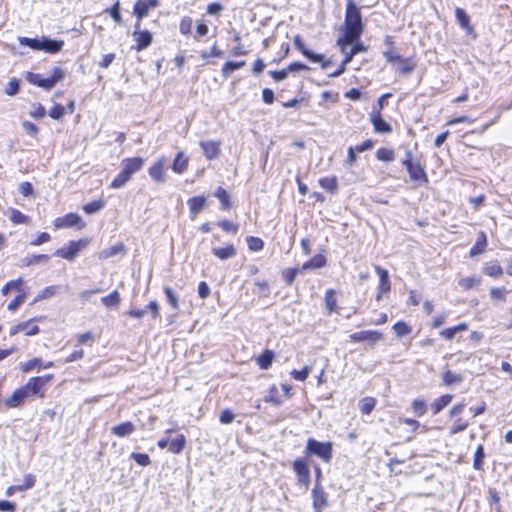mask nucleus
Segmentation results:
<instances>
[{"instance_id":"obj_17","label":"nucleus","mask_w":512,"mask_h":512,"mask_svg":"<svg viewBox=\"0 0 512 512\" xmlns=\"http://www.w3.org/2000/svg\"><path fill=\"white\" fill-rule=\"evenodd\" d=\"M161 0H137L134 3L132 14L136 18L135 23H141L151 10L160 5Z\"/></svg>"},{"instance_id":"obj_36","label":"nucleus","mask_w":512,"mask_h":512,"mask_svg":"<svg viewBox=\"0 0 512 512\" xmlns=\"http://www.w3.org/2000/svg\"><path fill=\"white\" fill-rule=\"evenodd\" d=\"M135 431V425L131 421L122 422L112 427L111 432L117 437H127Z\"/></svg>"},{"instance_id":"obj_43","label":"nucleus","mask_w":512,"mask_h":512,"mask_svg":"<svg viewBox=\"0 0 512 512\" xmlns=\"http://www.w3.org/2000/svg\"><path fill=\"white\" fill-rule=\"evenodd\" d=\"M453 399L451 394H444L435 399V401L431 404V410L433 414H438L442 411L446 406H448Z\"/></svg>"},{"instance_id":"obj_51","label":"nucleus","mask_w":512,"mask_h":512,"mask_svg":"<svg viewBox=\"0 0 512 512\" xmlns=\"http://www.w3.org/2000/svg\"><path fill=\"white\" fill-rule=\"evenodd\" d=\"M59 287L57 285H51L41 290L33 299L32 304L40 302L45 299L53 297L58 292Z\"/></svg>"},{"instance_id":"obj_30","label":"nucleus","mask_w":512,"mask_h":512,"mask_svg":"<svg viewBox=\"0 0 512 512\" xmlns=\"http://www.w3.org/2000/svg\"><path fill=\"white\" fill-rule=\"evenodd\" d=\"M481 283V276L474 274L471 276L460 278L457 284L462 291L467 292L473 289H477L481 285Z\"/></svg>"},{"instance_id":"obj_3","label":"nucleus","mask_w":512,"mask_h":512,"mask_svg":"<svg viewBox=\"0 0 512 512\" xmlns=\"http://www.w3.org/2000/svg\"><path fill=\"white\" fill-rule=\"evenodd\" d=\"M145 159L139 156L127 157L121 161V171L113 178L110 188L119 189L124 187L133 177V175L142 170Z\"/></svg>"},{"instance_id":"obj_16","label":"nucleus","mask_w":512,"mask_h":512,"mask_svg":"<svg viewBox=\"0 0 512 512\" xmlns=\"http://www.w3.org/2000/svg\"><path fill=\"white\" fill-rule=\"evenodd\" d=\"M148 175L155 183H164L167 179V158L158 157L148 168Z\"/></svg>"},{"instance_id":"obj_59","label":"nucleus","mask_w":512,"mask_h":512,"mask_svg":"<svg viewBox=\"0 0 512 512\" xmlns=\"http://www.w3.org/2000/svg\"><path fill=\"white\" fill-rule=\"evenodd\" d=\"M443 384L445 386H451L454 384H459L463 381V376L461 374L455 373L451 370H446L443 375Z\"/></svg>"},{"instance_id":"obj_27","label":"nucleus","mask_w":512,"mask_h":512,"mask_svg":"<svg viewBox=\"0 0 512 512\" xmlns=\"http://www.w3.org/2000/svg\"><path fill=\"white\" fill-rule=\"evenodd\" d=\"M44 319V316H35L27 321L19 322L21 332H23L26 336H35L39 334L40 328L36 323L41 322Z\"/></svg>"},{"instance_id":"obj_39","label":"nucleus","mask_w":512,"mask_h":512,"mask_svg":"<svg viewBox=\"0 0 512 512\" xmlns=\"http://www.w3.org/2000/svg\"><path fill=\"white\" fill-rule=\"evenodd\" d=\"M341 40L342 39L337 38L336 45L338 46L340 52L343 54L341 63L347 66L353 60L356 54L350 49V43H344Z\"/></svg>"},{"instance_id":"obj_37","label":"nucleus","mask_w":512,"mask_h":512,"mask_svg":"<svg viewBox=\"0 0 512 512\" xmlns=\"http://www.w3.org/2000/svg\"><path fill=\"white\" fill-rule=\"evenodd\" d=\"M245 65H246V61L245 60H240V61H231V60H229V61H226V62H224V64L221 67V75H222V77L224 79H227L228 77L231 76V74L234 71L243 68Z\"/></svg>"},{"instance_id":"obj_1","label":"nucleus","mask_w":512,"mask_h":512,"mask_svg":"<svg viewBox=\"0 0 512 512\" xmlns=\"http://www.w3.org/2000/svg\"><path fill=\"white\" fill-rule=\"evenodd\" d=\"M366 30V22L361 7L354 0H346L344 20L339 27L337 38L344 43L361 38Z\"/></svg>"},{"instance_id":"obj_42","label":"nucleus","mask_w":512,"mask_h":512,"mask_svg":"<svg viewBox=\"0 0 512 512\" xmlns=\"http://www.w3.org/2000/svg\"><path fill=\"white\" fill-rule=\"evenodd\" d=\"M186 437L184 434H178L174 439L169 441L168 450L173 454H180L186 447Z\"/></svg>"},{"instance_id":"obj_53","label":"nucleus","mask_w":512,"mask_h":512,"mask_svg":"<svg viewBox=\"0 0 512 512\" xmlns=\"http://www.w3.org/2000/svg\"><path fill=\"white\" fill-rule=\"evenodd\" d=\"M125 253H126L125 245L122 242H119V243L109 247L108 249H105L104 251H102L100 257L107 259V258H111L117 254H125Z\"/></svg>"},{"instance_id":"obj_41","label":"nucleus","mask_w":512,"mask_h":512,"mask_svg":"<svg viewBox=\"0 0 512 512\" xmlns=\"http://www.w3.org/2000/svg\"><path fill=\"white\" fill-rule=\"evenodd\" d=\"M392 330L397 338H403L405 336L410 335L412 333L413 328L408 322L404 320H399L396 323H394V325L392 326Z\"/></svg>"},{"instance_id":"obj_8","label":"nucleus","mask_w":512,"mask_h":512,"mask_svg":"<svg viewBox=\"0 0 512 512\" xmlns=\"http://www.w3.org/2000/svg\"><path fill=\"white\" fill-rule=\"evenodd\" d=\"M54 380V374H45L42 376H33L28 379V381L24 384L27 388L30 396L37 398L45 397V387L47 384Z\"/></svg>"},{"instance_id":"obj_49","label":"nucleus","mask_w":512,"mask_h":512,"mask_svg":"<svg viewBox=\"0 0 512 512\" xmlns=\"http://www.w3.org/2000/svg\"><path fill=\"white\" fill-rule=\"evenodd\" d=\"M193 19L191 16L185 15L179 21V32L182 36H192Z\"/></svg>"},{"instance_id":"obj_33","label":"nucleus","mask_w":512,"mask_h":512,"mask_svg":"<svg viewBox=\"0 0 512 512\" xmlns=\"http://www.w3.org/2000/svg\"><path fill=\"white\" fill-rule=\"evenodd\" d=\"M482 271L486 276L494 279L501 278L504 274V270L498 261L486 262Z\"/></svg>"},{"instance_id":"obj_56","label":"nucleus","mask_w":512,"mask_h":512,"mask_svg":"<svg viewBox=\"0 0 512 512\" xmlns=\"http://www.w3.org/2000/svg\"><path fill=\"white\" fill-rule=\"evenodd\" d=\"M9 219L10 221L15 224V225H19V224H29L31 219L29 216L25 215L24 213H22L20 210L18 209H15V208H12L10 210V216H9Z\"/></svg>"},{"instance_id":"obj_60","label":"nucleus","mask_w":512,"mask_h":512,"mask_svg":"<svg viewBox=\"0 0 512 512\" xmlns=\"http://www.w3.org/2000/svg\"><path fill=\"white\" fill-rule=\"evenodd\" d=\"M106 204V201L103 198H99L97 200H93L91 202L83 205L82 209L86 214H94L100 211Z\"/></svg>"},{"instance_id":"obj_48","label":"nucleus","mask_w":512,"mask_h":512,"mask_svg":"<svg viewBox=\"0 0 512 512\" xmlns=\"http://www.w3.org/2000/svg\"><path fill=\"white\" fill-rule=\"evenodd\" d=\"M508 293L509 290L504 286L492 287L489 290V296L494 302H506Z\"/></svg>"},{"instance_id":"obj_13","label":"nucleus","mask_w":512,"mask_h":512,"mask_svg":"<svg viewBox=\"0 0 512 512\" xmlns=\"http://www.w3.org/2000/svg\"><path fill=\"white\" fill-rule=\"evenodd\" d=\"M292 469L297 477V484L307 490L310 486L311 478L306 459L296 458L292 463Z\"/></svg>"},{"instance_id":"obj_45","label":"nucleus","mask_w":512,"mask_h":512,"mask_svg":"<svg viewBox=\"0 0 512 512\" xmlns=\"http://www.w3.org/2000/svg\"><path fill=\"white\" fill-rule=\"evenodd\" d=\"M20 369L23 373H29L33 370L40 371L43 369V361L39 357H34L22 363Z\"/></svg>"},{"instance_id":"obj_22","label":"nucleus","mask_w":512,"mask_h":512,"mask_svg":"<svg viewBox=\"0 0 512 512\" xmlns=\"http://www.w3.org/2000/svg\"><path fill=\"white\" fill-rule=\"evenodd\" d=\"M455 18L459 26L466 32L467 35L472 38H476L477 34L470 22V16L466 13V11L460 7L455 9Z\"/></svg>"},{"instance_id":"obj_58","label":"nucleus","mask_w":512,"mask_h":512,"mask_svg":"<svg viewBox=\"0 0 512 512\" xmlns=\"http://www.w3.org/2000/svg\"><path fill=\"white\" fill-rule=\"evenodd\" d=\"M50 260L48 254H33L23 259V266H33L39 263H46Z\"/></svg>"},{"instance_id":"obj_15","label":"nucleus","mask_w":512,"mask_h":512,"mask_svg":"<svg viewBox=\"0 0 512 512\" xmlns=\"http://www.w3.org/2000/svg\"><path fill=\"white\" fill-rule=\"evenodd\" d=\"M311 498L314 512H323L329 506V497L322 483H315L311 490Z\"/></svg>"},{"instance_id":"obj_29","label":"nucleus","mask_w":512,"mask_h":512,"mask_svg":"<svg viewBox=\"0 0 512 512\" xmlns=\"http://www.w3.org/2000/svg\"><path fill=\"white\" fill-rule=\"evenodd\" d=\"M36 483V477L33 474H27L24 477V482L21 485H11L6 489V495L12 496L17 492H22L34 487Z\"/></svg>"},{"instance_id":"obj_2","label":"nucleus","mask_w":512,"mask_h":512,"mask_svg":"<svg viewBox=\"0 0 512 512\" xmlns=\"http://www.w3.org/2000/svg\"><path fill=\"white\" fill-rule=\"evenodd\" d=\"M401 164L405 168L410 182L415 187L426 186L429 183V176L425 164L417 159L411 151L405 152Z\"/></svg>"},{"instance_id":"obj_32","label":"nucleus","mask_w":512,"mask_h":512,"mask_svg":"<svg viewBox=\"0 0 512 512\" xmlns=\"http://www.w3.org/2000/svg\"><path fill=\"white\" fill-rule=\"evenodd\" d=\"M469 328L466 322L459 323L455 326L445 328L439 332V335L445 341H452L459 332L467 331Z\"/></svg>"},{"instance_id":"obj_25","label":"nucleus","mask_w":512,"mask_h":512,"mask_svg":"<svg viewBox=\"0 0 512 512\" xmlns=\"http://www.w3.org/2000/svg\"><path fill=\"white\" fill-rule=\"evenodd\" d=\"M211 252L217 259L225 261L234 258L237 254V249L233 243H226L223 247H213Z\"/></svg>"},{"instance_id":"obj_9","label":"nucleus","mask_w":512,"mask_h":512,"mask_svg":"<svg viewBox=\"0 0 512 512\" xmlns=\"http://www.w3.org/2000/svg\"><path fill=\"white\" fill-rule=\"evenodd\" d=\"M295 48L309 61L313 63H319L322 69H326L332 65V60L327 59L325 55L318 54L308 49L302 40L300 35L294 37Z\"/></svg>"},{"instance_id":"obj_23","label":"nucleus","mask_w":512,"mask_h":512,"mask_svg":"<svg viewBox=\"0 0 512 512\" xmlns=\"http://www.w3.org/2000/svg\"><path fill=\"white\" fill-rule=\"evenodd\" d=\"M488 248V237L485 231L480 230L477 233V238L473 246L469 250V257L475 258L484 254Z\"/></svg>"},{"instance_id":"obj_35","label":"nucleus","mask_w":512,"mask_h":512,"mask_svg":"<svg viewBox=\"0 0 512 512\" xmlns=\"http://www.w3.org/2000/svg\"><path fill=\"white\" fill-rule=\"evenodd\" d=\"M274 358L275 353L270 349H265L258 357H256L255 361L260 369L267 370L271 367Z\"/></svg>"},{"instance_id":"obj_11","label":"nucleus","mask_w":512,"mask_h":512,"mask_svg":"<svg viewBox=\"0 0 512 512\" xmlns=\"http://www.w3.org/2000/svg\"><path fill=\"white\" fill-rule=\"evenodd\" d=\"M134 44L131 49L136 52H141L147 49L153 42V34L148 29H141V23L134 24V31L132 33Z\"/></svg>"},{"instance_id":"obj_47","label":"nucleus","mask_w":512,"mask_h":512,"mask_svg":"<svg viewBox=\"0 0 512 512\" xmlns=\"http://www.w3.org/2000/svg\"><path fill=\"white\" fill-rule=\"evenodd\" d=\"M375 157L381 162H392L395 159V151L392 148L380 147L376 150Z\"/></svg>"},{"instance_id":"obj_52","label":"nucleus","mask_w":512,"mask_h":512,"mask_svg":"<svg viewBox=\"0 0 512 512\" xmlns=\"http://www.w3.org/2000/svg\"><path fill=\"white\" fill-rule=\"evenodd\" d=\"M300 271H303V270L298 267L286 268V269L282 270L281 276H282V279L285 282V284L287 286H292Z\"/></svg>"},{"instance_id":"obj_21","label":"nucleus","mask_w":512,"mask_h":512,"mask_svg":"<svg viewBox=\"0 0 512 512\" xmlns=\"http://www.w3.org/2000/svg\"><path fill=\"white\" fill-rule=\"evenodd\" d=\"M199 145L207 160L217 159L221 154V141L219 140H202Z\"/></svg>"},{"instance_id":"obj_54","label":"nucleus","mask_w":512,"mask_h":512,"mask_svg":"<svg viewBox=\"0 0 512 512\" xmlns=\"http://www.w3.org/2000/svg\"><path fill=\"white\" fill-rule=\"evenodd\" d=\"M66 114L65 107L58 102H54L48 111L49 117L56 121H62Z\"/></svg>"},{"instance_id":"obj_28","label":"nucleus","mask_w":512,"mask_h":512,"mask_svg":"<svg viewBox=\"0 0 512 512\" xmlns=\"http://www.w3.org/2000/svg\"><path fill=\"white\" fill-rule=\"evenodd\" d=\"M189 162V157L183 151L177 152L172 161L173 172L180 175L185 173L188 170Z\"/></svg>"},{"instance_id":"obj_64","label":"nucleus","mask_w":512,"mask_h":512,"mask_svg":"<svg viewBox=\"0 0 512 512\" xmlns=\"http://www.w3.org/2000/svg\"><path fill=\"white\" fill-rule=\"evenodd\" d=\"M400 64H401V66L399 68V72L401 74H409V73L413 72L416 68V63H415L413 57H408V58L403 57Z\"/></svg>"},{"instance_id":"obj_7","label":"nucleus","mask_w":512,"mask_h":512,"mask_svg":"<svg viewBox=\"0 0 512 512\" xmlns=\"http://www.w3.org/2000/svg\"><path fill=\"white\" fill-rule=\"evenodd\" d=\"M90 243L91 239L88 237L71 240L67 245L55 250L54 255L67 261H73Z\"/></svg>"},{"instance_id":"obj_61","label":"nucleus","mask_w":512,"mask_h":512,"mask_svg":"<svg viewBox=\"0 0 512 512\" xmlns=\"http://www.w3.org/2000/svg\"><path fill=\"white\" fill-rule=\"evenodd\" d=\"M468 426H469V422L467 420H465L464 418H462L460 416H456L453 421V424L450 427L449 433L451 435L458 434V433L466 430L468 428Z\"/></svg>"},{"instance_id":"obj_18","label":"nucleus","mask_w":512,"mask_h":512,"mask_svg":"<svg viewBox=\"0 0 512 512\" xmlns=\"http://www.w3.org/2000/svg\"><path fill=\"white\" fill-rule=\"evenodd\" d=\"M32 399L25 385L15 389L11 396L5 399L4 404L7 409L18 408L24 405L26 401Z\"/></svg>"},{"instance_id":"obj_5","label":"nucleus","mask_w":512,"mask_h":512,"mask_svg":"<svg viewBox=\"0 0 512 512\" xmlns=\"http://www.w3.org/2000/svg\"><path fill=\"white\" fill-rule=\"evenodd\" d=\"M19 42L21 45L27 46L33 50L45 51L50 54L60 52L64 46L63 40L49 39L47 37H42L41 39L22 37Z\"/></svg>"},{"instance_id":"obj_26","label":"nucleus","mask_w":512,"mask_h":512,"mask_svg":"<svg viewBox=\"0 0 512 512\" xmlns=\"http://www.w3.org/2000/svg\"><path fill=\"white\" fill-rule=\"evenodd\" d=\"M190 217L195 219L197 215L206 207L207 199L204 195L193 196L187 201Z\"/></svg>"},{"instance_id":"obj_12","label":"nucleus","mask_w":512,"mask_h":512,"mask_svg":"<svg viewBox=\"0 0 512 512\" xmlns=\"http://www.w3.org/2000/svg\"><path fill=\"white\" fill-rule=\"evenodd\" d=\"M374 271L379 277L377 292L375 295L376 301H381L383 298L387 297L392 289V284L390 280V275L387 269L374 265Z\"/></svg>"},{"instance_id":"obj_40","label":"nucleus","mask_w":512,"mask_h":512,"mask_svg":"<svg viewBox=\"0 0 512 512\" xmlns=\"http://www.w3.org/2000/svg\"><path fill=\"white\" fill-rule=\"evenodd\" d=\"M24 279L22 277H18L16 279L8 281L2 288L1 294L3 296H7L12 290L17 291L19 293L23 291Z\"/></svg>"},{"instance_id":"obj_31","label":"nucleus","mask_w":512,"mask_h":512,"mask_svg":"<svg viewBox=\"0 0 512 512\" xmlns=\"http://www.w3.org/2000/svg\"><path fill=\"white\" fill-rule=\"evenodd\" d=\"M327 265V258L324 254L318 253L311 257L309 260L305 261L301 269L302 270H312V269H321Z\"/></svg>"},{"instance_id":"obj_34","label":"nucleus","mask_w":512,"mask_h":512,"mask_svg":"<svg viewBox=\"0 0 512 512\" xmlns=\"http://www.w3.org/2000/svg\"><path fill=\"white\" fill-rule=\"evenodd\" d=\"M263 401L267 404L279 407L283 404L282 397L276 384L269 386L267 394L264 396Z\"/></svg>"},{"instance_id":"obj_19","label":"nucleus","mask_w":512,"mask_h":512,"mask_svg":"<svg viewBox=\"0 0 512 512\" xmlns=\"http://www.w3.org/2000/svg\"><path fill=\"white\" fill-rule=\"evenodd\" d=\"M146 310L150 312L152 319H161L160 306L156 300H151L147 304L146 309L131 308L126 312V315L131 318L141 320L145 316Z\"/></svg>"},{"instance_id":"obj_14","label":"nucleus","mask_w":512,"mask_h":512,"mask_svg":"<svg viewBox=\"0 0 512 512\" xmlns=\"http://www.w3.org/2000/svg\"><path fill=\"white\" fill-rule=\"evenodd\" d=\"M384 339V334L379 330H361L349 335V341L352 343L367 342L374 346Z\"/></svg>"},{"instance_id":"obj_24","label":"nucleus","mask_w":512,"mask_h":512,"mask_svg":"<svg viewBox=\"0 0 512 512\" xmlns=\"http://www.w3.org/2000/svg\"><path fill=\"white\" fill-rule=\"evenodd\" d=\"M338 292L335 289H327L324 294V305L328 315L338 314L340 307L338 305Z\"/></svg>"},{"instance_id":"obj_10","label":"nucleus","mask_w":512,"mask_h":512,"mask_svg":"<svg viewBox=\"0 0 512 512\" xmlns=\"http://www.w3.org/2000/svg\"><path fill=\"white\" fill-rule=\"evenodd\" d=\"M52 224L55 230L67 228H76L78 230H82L86 227V222L82 219L80 215L74 212H70L63 216L56 217L53 220Z\"/></svg>"},{"instance_id":"obj_55","label":"nucleus","mask_w":512,"mask_h":512,"mask_svg":"<svg viewBox=\"0 0 512 512\" xmlns=\"http://www.w3.org/2000/svg\"><path fill=\"white\" fill-rule=\"evenodd\" d=\"M209 34V26L204 19L196 21L195 34L193 38L195 41H200L202 38Z\"/></svg>"},{"instance_id":"obj_6","label":"nucleus","mask_w":512,"mask_h":512,"mask_svg":"<svg viewBox=\"0 0 512 512\" xmlns=\"http://www.w3.org/2000/svg\"><path fill=\"white\" fill-rule=\"evenodd\" d=\"M305 454L319 457L324 463H330L333 457V443L331 441L321 442L309 438L306 442Z\"/></svg>"},{"instance_id":"obj_4","label":"nucleus","mask_w":512,"mask_h":512,"mask_svg":"<svg viewBox=\"0 0 512 512\" xmlns=\"http://www.w3.org/2000/svg\"><path fill=\"white\" fill-rule=\"evenodd\" d=\"M66 76L65 70L62 67L55 66L51 70L49 77H44L40 73L27 72L25 79L31 85L42 88L45 91H50L54 86L61 82Z\"/></svg>"},{"instance_id":"obj_44","label":"nucleus","mask_w":512,"mask_h":512,"mask_svg":"<svg viewBox=\"0 0 512 512\" xmlns=\"http://www.w3.org/2000/svg\"><path fill=\"white\" fill-rule=\"evenodd\" d=\"M214 196L219 200L222 210H229L232 207L230 202V194L223 187H218L215 190Z\"/></svg>"},{"instance_id":"obj_38","label":"nucleus","mask_w":512,"mask_h":512,"mask_svg":"<svg viewBox=\"0 0 512 512\" xmlns=\"http://www.w3.org/2000/svg\"><path fill=\"white\" fill-rule=\"evenodd\" d=\"M318 183L321 188L325 191L329 192L332 195L337 194L338 192V179L336 176H327L322 177L318 180Z\"/></svg>"},{"instance_id":"obj_50","label":"nucleus","mask_w":512,"mask_h":512,"mask_svg":"<svg viewBox=\"0 0 512 512\" xmlns=\"http://www.w3.org/2000/svg\"><path fill=\"white\" fill-rule=\"evenodd\" d=\"M102 304L107 308L118 307L121 302L120 293L117 290L101 298Z\"/></svg>"},{"instance_id":"obj_57","label":"nucleus","mask_w":512,"mask_h":512,"mask_svg":"<svg viewBox=\"0 0 512 512\" xmlns=\"http://www.w3.org/2000/svg\"><path fill=\"white\" fill-rule=\"evenodd\" d=\"M485 459L484 446L479 444L474 453L473 468L477 471L483 470Z\"/></svg>"},{"instance_id":"obj_63","label":"nucleus","mask_w":512,"mask_h":512,"mask_svg":"<svg viewBox=\"0 0 512 512\" xmlns=\"http://www.w3.org/2000/svg\"><path fill=\"white\" fill-rule=\"evenodd\" d=\"M26 298V292L18 293L14 299L9 302L7 309L11 312H15L25 302Z\"/></svg>"},{"instance_id":"obj_20","label":"nucleus","mask_w":512,"mask_h":512,"mask_svg":"<svg viewBox=\"0 0 512 512\" xmlns=\"http://www.w3.org/2000/svg\"><path fill=\"white\" fill-rule=\"evenodd\" d=\"M369 121L377 134H390L393 131L391 124L383 118L382 113L370 112Z\"/></svg>"},{"instance_id":"obj_46","label":"nucleus","mask_w":512,"mask_h":512,"mask_svg":"<svg viewBox=\"0 0 512 512\" xmlns=\"http://www.w3.org/2000/svg\"><path fill=\"white\" fill-rule=\"evenodd\" d=\"M377 400L374 397L367 396L360 400L359 409L362 415H369L375 408Z\"/></svg>"},{"instance_id":"obj_62","label":"nucleus","mask_w":512,"mask_h":512,"mask_svg":"<svg viewBox=\"0 0 512 512\" xmlns=\"http://www.w3.org/2000/svg\"><path fill=\"white\" fill-rule=\"evenodd\" d=\"M248 249L252 252H259L264 248V241L257 236L246 237Z\"/></svg>"}]
</instances>
